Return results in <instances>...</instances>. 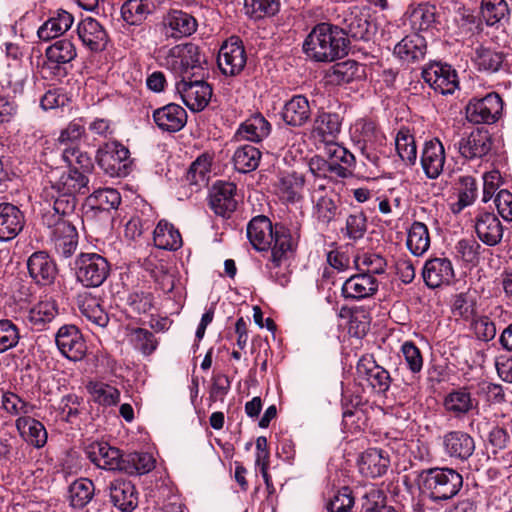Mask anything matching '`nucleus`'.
I'll return each mask as SVG.
<instances>
[{"instance_id": "9d476101", "label": "nucleus", "mask_w": 512, "mask_h": 512, "mask_svg": "<svg viewBox=\"0 0 512 512\" xmlns=\"http://www.w3.org/2000/svg\"><path fill=\"white\" fill-rule=\"evenodd\" d=\"M44 223L52 229L51 240L56 253L69 258L78 246V232L72 220L59 218L52 221V217L44 216Z\"/></svg>"}, {"instance_id": "ddd939ff", "label": "nucleus", "mask_w": 512, "mask_h": 512, "mask_svg": "<svg viewBox=\"0 0 512 512\" xmlns=\"http://www.w3.org/2000/svg\"><path fill=\"white\" fill-rule=\"evenodd\" d=\"M503 102L497 93H489L481 99H472L466 106V118L474 124H491L498 120Z\"/></svg>"}, {"instance_id": "cd10ccee", "label": "nucleus", "mask_w": 512, "mask_h": 512, "mask_svg": "<svg viewBox=\"0 0 512 512\" xmlns=\"http://www.w3.org/2000/svg\"><path fill=\"white\" fill-rule=\"evenodd\" d=\"M30 276L40 285H50L57 275L53 259L44 251L34 252L27 261Z\"/></svg>"}, {"instance_id": "79ce46f5", "label": "nucleus", "mask_w": 512, "mask_h": 512, "mask_svg": "<svg viewBox=\"0 0 512 512\" xmlns=\"http://www.w3.org/2000/svg\"><path fill=\"white\" fill-rule=\"evenodd\" d=\"M270 123L260 114L250 117L236 131L238 140L260 142L270 134Z\"/></svg>"}, {"instance_id": "69168bd1", "label": "nucleus", "mask_w": 512, "mask_h": 512, "mask_svg": "<svg viewBox=\"0 0 512 512\" xmlns=\"http://www.w3.org/2000/svg\"><path fill=\"white\" fill-rule=\"evenodd\" d=\"M363 512H398L394 506L386 503V496L378 489L368 491L362 501Z\"/></svg>"}, {"instance_id": "3c124183", "label": "nucleus", "mask_w": 512, "mask_h": 512, "mask_svg": "<svg viewBox=\"0 0 512 512\" xmlns=\"http://www.w3.org/2000/svg\"><path fill=\"white\" fill-rule=\"evenodd\" d=\"M341 130V119L337 113L319 112L314 120L313 133L324 141L335 138Z\"/></svg>"}, {"instance_id": "dca6fc26", "label": "nucleus", "mask_w": 512, "mask_h": 512, "mask_svg": "<svg viewBox=\"0 0 512 512\" xmlns=\"http://www.w3.org/2000/svg\"><path fill=\"white\" fill-rule=\"evenodd\" d=\"M237 187L232 182L217 181L209 191V205L214 213L229 218L237 208Z\"/></svg>"}, {"instance_id": "de8ad7c7", "label": "nucleus", "mask_w": 512, "mask_h": 512, "mask_svg": "<svg viewBox=\"0 0 512 512\" xmlns=\"http://www.w3.org/2000/svg\"><path fill=\"white\" fill-rule=\"evenodd\" d=\"M396 151L407 166L415 165L417 161V146L414 135L409 128L401 127L395 137Z\"/></svg>"}, {"instance_id": "c03bdc74", "label": "nucleus", "mask_w": 512, "mask_h": 512, "mask_svg": "<svg viewBox=\"0 0 512 512\" xmlns=\"http://www.w3.org/2000/svg\"><path fill=\"white\" fill-rule=\"evenodd\" d=\"M153 241L157 248L177 250L182 246L180 232L165 220H161L153 231Z\"/></svg>"}, {"instance_id": "13d9d810", "label": "nucleus", "mask_w": 512, "mask_h": 512, "mask_svg": "<svg viewBox=\"0 0 512 512\" xmlns=\"http://www.w3.org/2000/svg\"><path fill=\"white\" fill-rule=\"evenodd\" d=\"M280 6V0H244L245 14L254 20L276 15Z\"/></svg>"}, {"instance_id": "412c9836", "label": "nucleus", "mask_w": 512, "mask_h": 512, "mask_svg": "<svg viewBox=\"0 0 512 512\" xmlns=\"http://www.w3.org/2000/svg\"><path fill=\"white\" fill-rule=\"evenodd\" d=\"M313 202V217L322 227H328L330 223L338 220L342 215L339 197L330 190V193L311 195Z\"/></svg>"}, {"instance_id": "393cba45", "label": "nucleus", "mask_w": 512, "mask_h": 512, "mask_svg": "<svg viewBox=\"0 0 512 512\" xmlns=\"http://www.w3.org/2000/svg\"><path fill=\"white\" fill-rule=\"evenodd\" d=\"M492 148V139L485 129H475L458 143L462 157L472 160L486 156Z\"/></svg>"}, {"instance_id": "7c9ffc66", "label": "nucleus", "mask_w": 512, "mask_h": 512, "mask_svg": "<svg viewBox=\"0 0 512 512\" xmlns=\"http://www.w3.org/2000/svg\"><path fill=\"white\" fill-rule=\"evenodd\" d=\"M475 231L484 244L495 246L501 241L504 229L494 213L481 212L475 218Z\"/></svg>"}, {"instance_id": "4c0bfd02", "label": "nucleus", "mask_w": 512, "mask_h": 512, "mask_svg": "<svg viewBox=\"0 0 512 512\" xmlns=\"http://www.w3.org/2000/svg\"><path fill=\"white\" fill-rule=\"evenodd\" d=\"M390 464L388 455L381 449L369 448L359 459V471L365 477L376 478L386 473Z\"/></svg>"}, {"instance_id": "5701e85b", "label": "nucleus", "mask_w": 512, "mask_h": 512, "mask_svg": "<svg viewBox=\"0 0 512 512\" xmlns=\"http://www.w3.org/2000/svg\"><path fill=\"white\" fill-rule=\"evenodd\" d=\"M442 444L446 455L460 461L468 460L475 451L474 438L461 430L445 433Z\"/></svg>"}, {"instance_id": "2f4dec72", "label": "nucleus", "mask_w": 512, "mask_h": 512, "mask_svg": "<svg viewBox=\"0 0 512 512\" xmlns=\"http://www.w3.org/2000/svg\"><path fill=\"white\" fill-rule=\"evenodd\" d=\"M24 215L11 203L0 204V241L14 239L23 229Z\"/></svg>"}, {"instance_id": "4468645a", "label": "nucleus", "mask_w": 512, "mask_h": 512, "mask_svg": "<svg viewBox=\"0 0 512 512\" xmlns=\"http://www.w3.org/2000/svg\"><path fill=\"white\" fill-rule=\"evenodd\" d=\"M55 342L60 353L71 361H80L86 355V342L80 330L73 324L61 326L55 335Z\"/></svg>"}, {"instance_id": "473e14b6", "label": "nucleus", "mask_w": 512, "mask_h": 512, "mask_svg": "<svg viewBox=\"0 0 512 512\" xmlns=\"http://www.w3.org/2000/svg\"><path fill=\"white\" fill-rule=\"evenodd\" d=\"M344 33L356 40H369L374 25L369 20V14L360 7H352L344 18Z\"/></svg>"}, {"instance_id": "9b49d317", "label": "nucleus", "mask_w": 512, "mask_h": 512, "mask_svg": "<svg viewBox=\"0 0 512 512\" xmlns=\"http://www.w3.org/2000/svg\"><path fill=\"white\" fill-rule=\"evenodd\" d=\"M422 78L434 91L443 95L454 93L459 86L456 70L451 65L438 61L423 67Z\"/></svg>"}, {"instance_id": "1a4fd4ad", "label": "nucleus", "mask_w": 512, "mask_h": 512, "mask_svg": "<svg viewBox=\"0 0 512 512\" xmlns=\"http://www.w3.org/2000/svg\"><path fill=\"white\" fill-rule=\"evenodd\" d=\"M158 27L166 40L178 41L193 35L197 31L198 22L186 11L170 9L162 16Z\"/></svg>"}, {"instance_id": "6e6d98bb", "label": "nucleus", "mask_w": 512, "mask_h": 512, "mask_svg": "<svg viewBox=\"0 0 512 512\" xmlns=\"http://www.w3.org/2000/svg\"><path fill=\"white\" fill-rule=\"evenodd\" d=\"M477 197V183L471 176L459 179L458 200L451 204L454 214L460 213L464 208L472 205Z\"/></svg>"}, {"instance_id": "a18cd8bd", "label": "nucleus", "mask_w": 512, "mask_h": 512, "mask_svg": "<svg viewBox=\"0 0 512 512\" xmlns=\"http://www.w3.org/2000/svg\"><path fill=\"white\" fill-rule=\"evenodd\" d=\"M86 389L92 401L98 405L111 407L117 405L120 401V391L108 383L90 381L86 385Z\"/></svg>"}, {"instance_id": "a211bd4d", "label": "nucleus", "mask_w": 512, "mask_h": 512, "mask_svg": "<svg viewBox=\"0 0 512 512\" xmlns=\"http://www.w3.org/2000/svg\"><path fill=\"white\" fill-rule=\"evenodd\" d=\"M359 378L366 380L378 393H386L391 385L390 373L378 365L372 355L362 356L356 366Z\"/></svg>"}, {"instance_id": "58836bf2", "label": "nucleus", "mask_w": 512, "mask_h": 512, "mask_svg": "<svg viewBox=\"0 0 512 512\" xmlns=\"http://www.w3.org/2000/svg\"><path fill=\"white\" fill-rule=\"evenodd\" d=\"M400 352L404 358L407 369L412 374L411 382H405V385L411 392H417L420 389L419 377L424 365L422 352L413 341L403 342Z\"/></svg>"}, {"instance_id": "6ab92c4d", "label": "nucleus", "mask_w": 512, "mask_h": 512, "mask_svg": "<svg viewBox=\"0 0 512 512\" xmlns=\"http://www.w3.org/2000/svg\"><path fill=\"white\" fill-rule=\"evenodd\" d=\"M422 277L425 284L431 289L449 285L455 278L453 264L446 257L430 258L423 266Z\"/></svg>"}, {"instance_id": "e2e57ef3", "label": "nucleus", "mask_w": 512, "mask_h": 512, "mask_svg": "<svg viewBox=\"0 0 512 512\" xmlns=\"http://www.w3.org/2000/svg\"><path fill=\"white\" fill-rule=\"evenodd\" d=\"M474 61L479 70L496 72L502 66L504 54L490 48L479 47L475 51Z\"/></svg>"}, {"instance_id": "8fccbe9b", "label": "nucleus", "mask_w": 512, "mask_h": 512, "mask_svg": "<svg viewBox=\"0 0 512 512\" xmlns=\"http://www.w3.org/2000/svg\"><path fill=\"white\" fill-rule=\"evenodd\" d=\"M94 495V483L88 478L77 479L69 486L70 505L75 509L84 508Z\"/></svg>"}, {"instance_id": "39448f33", "label": "nucleus", "mask_w": 512, "mask_h": 512, "mask_svg": "<svg viewBox=\"0 0 512 512\" xmlns=\"http://www.w3.org/2000/svg\"><path fill=\"white\" fill-rule=\"evenodd\" d=\"M74 269L77 281L88 288L101 286L110 274L109 262L97 253L79 254Z\"/></svg>"}, {"instance_id": "e433bc0d", "label": "nucleus", "mask_w": 512, "mask_h": 512, "mask_svg": "<svg viewBox=\"0 0 512 512\" xmlns=\"http://www.w3.org/2000/svg\"><path fill=\"white\" fill-rule=\"evenodd\" d=\"M274 225L266 216L254 217L247 226V237L259 251L267 250L273 241Z\"/></svg>"}, {"instance_id": "680f3d73", "label": "nucleus", "mask_w": 512, "mask_h": 512, "mask_svg": "<svg viewBox=\"0 0 512 512\" xmlns=\"http://www.w3.org/2000/svg\"><path fill=\"white\" fill-rule=\"evenodd\" d=\"M58 314L56 301L53 299L41 300L29 311V320L35 326H44L51 322Z\"/></svg>"}, {"instance_id": "49530a36", "label": "nucleus", "mask_w": 512, "mask_h": 512, "mask_svg": "<svg viewBox=\"0 0 512 512\" xmlns=\"http://www.w3.org/2000/svg\"><path fill=\"white\" fill-rule=\"evenodd\" d=\"M44 195L46 198L53 200V210L55 214L49 215L52 217V221L59 220V218L70 219V217H76L74 215V211L77 205L76 196L56 192L53 194V192L47 188L44 189Z\"/></svg>"}, {"instance_id": "20e7f679", "label": "nucleus", "mask_w": 512, "mask_h": 512, "mask_svg": "<svg viewBox=\"0 0 512 512\" xmlns=\"http://www.w3.org/2000/svg\"><path fill=\"white\" fill-rule=\"evenodd\" d=\"M156 59L161 67L176 75H184L194 69H203L207 64L205 54L192 42L161 46L156 52Z\"/></svg>"}, {"instance_id": "5fc2aeb1", "label": "nucleus", "mask_w": 512, "mask_h": 512, "mask_svg": "<svg viewBox=\"0 0 512 512\" xmlns=\"http://www.w3.org/2000/svg\"><path fill=\"white\" fill-rule=\"evenodd\" d=\"M85 134V125L82 118L72 120L64 129L61 130L57 138V150L62 153L65 148L79 146L80 140Z\"/></svg>"}, {"instance_id": "2eb2a0df", "label": "nucleus", "mask_w": 512, "mask_h": 512, "mask_svg": "<svg viewBox=\"0 0 512 512\" xmlns=\"http://www.w3.org/2000/svg\"><path fill=\"white\" fill-rule=\"evenodd\" d=\"M176 90L183 103L193 112L202 111L212 96L211 86L204 80H186L176 83Z\"/></svg>"}, {"instance_id": "423d86ee", "label": "nucleus", "mask_w": 512, "mask_h": 512, "mask_svg": "<svg viewBox=\"0 0 512 512\" xmlns=\"http://www.w3.org/2000/svg\"><path fill=\"white\" fill-rule=\"evenodd\" d=\"M351 136L366 160L372 165L378 166L380 158L377 147L384 144L385 137L375 122L370 119L357 120L351 129Z\"/></svg>"}, {"instance_id": "052dcab7", "label": "nucleus", "mask_w": 512, "mask_h": 512, "mask_svg": "<svg viewBox=\"0 0 512 512\" xmlns=\"http://www.w3.org/2000/svg\"><path fill=\"white\" fill-rule=\"evenodd\" d=\"M475 292H465L455 295L452 303V313L464 320H472L476 315Z\"/></svg>"}, {"instance_id": "f8f14e48", "label": "nucleus", "mask_w": 512, "mask_h": 512, "mask_svg": "<svg viewBox=\"0 0 512 512\" xmlns=\"http://www.w3.org/2000/svg\"><path fill=\"white\" fill-rule=\"evenodd\" d=\"M48 178L49 186L45 188L50 189L53 193H65L76 196L78 194L85 195L89 192L88 176L81 172L78 167L70 168L66 172L52 171Z\"/></svg>"}, {"instance_id": "37998d69", "label": "nucleus", "mask_w": 512, "mask_h": 512, "mask_svg": "<svg viewBox=\"0 0 512 512\" xmlns=\"http://www.w3.org/2000/svg\"><path fill=\"white\" fill-rule=\"evenodd\" d=\"M78 308L82 316L100 328H105L109 323V316L101 307L99 300L89 293L78 296Z\"/></svg>"}, {"instance_id": "f704fd0d", "label": "nucleus", "mask_w": 512, "mask_h": 512, "mask_svg": "<svg viewBox=\"0 0 512 512\" xmlns=\"http://www.w3.org/2000/svg\"><path fill=\"white\" fill-rule=\"evenodd\" d=\"M427 52V43L425 38L413 33L405 36L394 47V54L403 62L415 63L423 60Z\"/></svg>"}, {"instance_id": "c85d7f7f", "label": "nucleus", "mask_w": 512, "mask_h": 512, "mask_svg": "<svg viewBox=\"0 0 512 512\" xmlns=\"http://www.w3.org/2000/svg\"><path fill=\"white\" fill-rule=\"evenodd\" d=\"M443 407L446 413L454 418L461 419L478 408V401L472 397L467 388L454 389L444 400Z\"/></svg>"}, {"instance_id": "f257e3e1", "label": "nucleus", "mask_w": 512, "mask_h": 512, "mask_svg": "<svg viewBox=\"0 0 512 512\" xmlns=\"http://www.w3.org/2000/svg\"><path fill=\"white\" fill-rule=\"evenodd\" d=\"M300 239V225L274 224L273 241L270 245V257L266 263L270 278L281 286L290 281V262L296 252Z\"/></svg>"}, {"instance_id": "72a5a7b5", "label": "nucleus", "mask_w": 512, "mask_h": 512, "mask_svg": "<svg viewBox=\"0 0 512 512\" xmlns=\"http://www.w3.org/2000/svg\"><path fill=\"white\" fill-rule=\"evenodd\" d=\"M305 186V177L298 172L281 173L276 183V191L280 199L287 203H296L302 200Z\"/></svg>"}, {"instance_id": "4be33fe9", "label": "nucleus", "mask_w": 512, "mask_h": 512, "mask_svg": "<svg viewBox=\"0 0 512 512\" xmlns=\"http://www.w3.org/2000/svg\"><path fill=\"white\" fill-rule=\"evenodd\" d=\"M446 162L445 148L438 138L424 143L420 163L424 174L429 179H437L443 172Z\"/></svg>"}, {"instance_id": "603ef678", "label": "nucleus", "mask_w": 512, "mask_h": 512, "mask_svg": "<svg viewBox=\"0 0 512 512\" xmlns=\"http://www.w3.org/2000/svg\"><path fill=\"white\" fill-rule=\"evenodd\" d=\"M121 471L130 475H142L154 468L155 461L149 453L133 452L122 459Z\"/></svg>"}, {"instance_id": "774afa93", "label": "nucleus", "mask_w": 512, "mask_h": 512, "mask_svg": "<svg viewBox=\"0 0 512 512\" xmlns=\"http://www.w3.org/2000/svg\"><path fill=\"white\" fill-rule=\"evenodd\" d=\"M367 230V218L361 211L350 214L346 218L345 228L342 229L344 235L351 240L363 238Z\"/></svg>"}, {"instance_id": "0eeeda50", "label": "nucleus", "mask_w": 512, "mask_h": 512, "mask_svg": "<svg viewBox=\"0 0 512 512\" xmlns=\"http://www.w3.org/2000/svg\"><path fill=\"white\" fill-rule=\"evenodd\" d=\"M99 167L111 177H125L131 171L129 149L118 141L102 145L96 155Z\"/></svg>"}, {"instance_id": "6e6552de", "label": "nucleus", "mask_w": 512, "mask_h": 512, "mask_svg": "<svg viewBox=\"0 0 512 512\" xmlns=\"http://www.w3.org/2000/svg\"><path fill=\"white\" fill-rule=\"evenodd\" d=\"M77 56L74 43L69 39L55 41L45 51V61L41 67L43 78L63 77L66 70L63 65L70 63Z\"/></svg>"}, {"instance_id": "7ed1b4c3", "label": "nucleus", "mask_w": 512, "mask_h": 512, "mask_svg": "<svg viewBox=\"0 0 512 512\" xmlns=\"http://www.w3.org/2000/svg\"><path fill=\"white\" fill-rule=\"evenodd\" d=\"M418 485L421 492L433 502L447 501L459 493L463 477L453 468L434 467L419 473Z\"/></svg>"}, {"instance_id": "0e129e2a", "label": "nucleus", "mask_w": 512, "mask_h": 512, "mask_svg": "<svg viewBox=\"0 0 512 512\" xmlns=\"http://www.w3.org/2000/svg\"><path fill=\"white\" fill-rule=\"evenodd\" d=\"M212 159V155L208 153H203L197 157L187 172V180L195 185L206 183L209 178Z\"/></svg>"}, {"instance_id": "a19ab883", "label": "nucleus", "mask_w": 512, "mask_h": 512, "mask_svg": "<svg viewBox=\"0 0 512 512\" xmlns=\"http://www.w3.org/2000/svg\"><path fill=\"white\" fill-rule=\"evenodd\" d=\"M16 428L23 439L36 448H42L47 442V431L44 425L32 417H19L16 420Z\"/></svg>"}, {"instance_id": "c756f323", "label": "nucleus", "mask_w": 512, "mask_h": 512, "mask_svg": "<svg viewBox=\"0 0 512 512\" xmlns=\"http://www.w3.org/2000/svg\"><path fill=\"white\" fill-rule=\"evenodd\" d=\"M377 290V279L373 275L362 273L349 277L342 286L343 296L353 300L372 297Z\"/></svg>"}, {"instance_id": "ea45409f", "label": "nucleus", "mask_w": 512, "mask_h": 512, "mask_svg": "<svg viewBox=\"0 0 512 512\" xmlns=\"http://www.w3.org/2000/svg\"><path fill=\"white\" fill-rule=\"evenodd\" d=\"M74 22V17L66 10H57L38 29V36L43 41L56 38L68 31Z\"/></svg>"}, {"instance_id": "aec40b11", "label": "nucleus", "mask_w": 512, "mask_h": 512, "mask_svg": "<svg viewBox=\"0 0 512 512\" xmlns=\"http://www.w3.org/2000/svg\"><path fill=\"white\" fill-rule=\"evenodd\" d=\"M85 453L96 467L107 471H121L123 455L118 448L107 442H93L86 447Z\"/></svg>"}, {"instance_id": "a878e982", "label": "nucleus", "mask_w": 512, "mask_h": 512, "mask_svg": "<svg viewBox=\"0 0 512 512\" xmlns=\"http://www.w3.org/2000/svg\"><path fill=\"white\" fill-rule=\"evenodd\" d=\"M111 503L121 512H131L138 505L135 486L129 480L118 478L108 485Z\"/></svg>"}, {"instance_id": "4d7b16f0", "label": "nucleus", "mask_w": 512, "mask_h": 512, "mask_svg": "<svg viewBox=\"0 0 512 512\" xmlns=\"http://www.w3.org/2000/svg\"><path fill=\"white\" fill-rule=\"evenodd\" d=\"M508 14V4L505 0H481L480 18L487 26L499 23Z\"/></svg>"}, {"instance_id": "f3484780", "label": "nucleus", "mask_w": 512, "mask_h": 512, "mask_svg": "<svg viewBox=\"0 0 512 512\" xmlns=\"http://www.w3.org/2000/svg\"><path fill=\"white\" fill-rule=\"evenodd\" d=\"M246 62L247 56L244 46L238 39L231 38L221 46L217 64L224 75H238L244 69Z\"/></svg>"}, {"instance_id": "bb28decb", "label": "nucleus", "mask_w": 512, "mask_h": 512, "mask_svg": "<svg viewBox=\"0 0 512 512\" xmlns=\"http://www.w3.org/2000/svg\"><path fill=\"white\" fill-rule=\"evenodd\" d=\"M77 34L82 44L92 52L106 48L108 35L102 25L93 18L83 19L77 26Z\"/></svg>"}, {"instance_id": "f03ea898", "label": "nucleus", "mask_w": 512, "mask_h": 512, "mask_svg": "<svg viewBox=\"0 0 512 512\" xmlns=\"http://www.w3.org/2000/svg\"><path fill=\"white\" fill-rule=\"evenodd\" d=\"M349 41L344 30L329 23H319L303 43L304 53L316 62H333L348 54Z\"/></svg>"}, {"instance_id": "bf43d9fd", "label": "nucleus", "mask_w": 512, "mask_h": 512, "mask_svg": "<svg viewBox=\"0 0 512 512\" xmlns=\"http://www.w3.org/2000/svg\"><path fill=\"white\" fill-rule=\"evenodd\" d=\"M88 201L92 208L109 211L116 209L121 203L120 193L113 188H104L94 191L89 197Z\"/></svg>"}, {"instance_id": "09e8293b", "label": "nucleus", "mask_w": 512, "mask_h": 512, "mask_svg": "<svg viewBox=\"0 0 512 512\" xmlns=\"http://www.w3.org/2000/svg\"><path fill=\"white\" fill-rule=\"evenodd\" d=\"M407 248L415 256H422L430 247V235L427 226L415 221L408 230Z\"/></svg>"}, {"instance_id": "864d4df0", "label": "nucleus", "mask_w": 512, "mask_h": 512, "mask_svg": "<svg viewBox=\"0 0 512 512\" xmlns=\"http://www.w3.org/2000/svg\"><path fill=\"white\" fill-rule=\"evenodd\" d=\"M260 159V150L252 145L238 147L233 155L234 167L241 173H248L257 169Z\"/></svg>"}, {"instance_id": "b1692460", "label": "nucleus", "mask_w": 512, "mask_h": 512, "mask_svg": "<svg viewBox=\"0 0 512 512\" xmlns=\"http://www.w3.org/2000/svg\"><path fill=\"white\" fill-rule=\"evenodd\" d=\"M153 120L163 132L175 133L184 128L187 123V112L175 103H169L153 111Z\"/></svg>"}, {"instance_id": "338daca9", "label": "nucleus", "mask_w": 512, "mask_h": 512, "mask_svg": "<svg viewBox=\"0 0 512 512\" xmlns=\"http://www.w3.org/2000/svg\"><path fill=\"white\" fill-rule=\"evenodd\" d=\"M61 154L62 160L70 167H79L84 174L90 172L93 168L91 158L87 153L82 152L79 146H72L71 148H65Z\"/></svg>"}, {"instance_id": "c9c22d12", "label": "nucleus", "mask_w": 512, "mask_h": 512, "mask_svg": "<svg viewBox=\"0 0 512 512\" xmlns=\"http://www.w3.org/2000/svg\"><path fill=\"white\" fill-rule=\"evenodd\" d=\"M283 121L293 127H301L311 117V107L304 95H294L283 106L281 111Z\"/></svg>"}]
</instances>
